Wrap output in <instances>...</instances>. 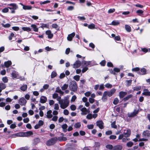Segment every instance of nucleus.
<instances>
[{
  "label": "nucleus",
  "mask_w": 150,
  "mask_h": 150,
  "mask_svg": "<svg viewBox=\"0 0 150 150\" xmlns=\"http://www.w3.org/2000/svg\"><path fill=\"white\" fill-rule=\"evenodd\" d=\"M58 103L60 105L61 108L64 109L67 107L69 104V100L67 99H61V97H59L57 99Z\"/></svg>",
  "instance_id": "1"
},
{
  "label": "nucleus",
  "mask_w": 150,
  "mask_h": 150,
  "mask_svg": "<svg viewBox=\"0 0 150 150\" xmlns=\"http://www.w3.org/2000/svg\"><path fill=\"white\" fill-rule=\"evenodd\" d=\"M131 134V131L130 129H125L122 134H120L118 138L119 140L122 139L123 137H127L129 136Z\"/></svg>",
  "instance_id": "2"
},
{
  "label": "nucleus",
  "mask_w": 150,
  "mask_h": 150,
  "mask_svg": "<svg viewBox=\"0 0 150 150\" xmlns=\"http://www.w3.org/2000/svg\"><path fill=\"white\" fill-rule=\"evenodd\" d=\"M8 6H10V7H8V8L11 10V13H15V10L17 9L18 8V6L15 3H11L8 4Z\"/></svg>",
  "instance_id": "3"
},
{
  "label": "nucleus",
  "mask_w": 150,
  "mask_h": 150,
  "mask_svg": "<svg viewBox=\"0 0 150 150\" xmlns=\"http://www.w3.org/2000/svg\"><path fill=\"white\" fill-rule=\"evenodd\" d=\"M69 88L70 90L74 92H76L78 88L76 82L75 81H72L69 85Z\"/></svg>",
  "instance_id": "4"
},
{
  "label": "nucleus",
  "mask_w": 150,
  "mask_h": 150,
  "mask_svg": "<svg viewBox=\"0 0 150 150\" xmlns=\"http://www.w3.org/2000/svg\"><path fill=\"white\" fill-rule=\"evenodd\" d=\"M57 141V138H53L48 140L46 142V144L47 146H50L54 144Z\"/></svg>",
  "instance_id": "5"
},
{
  "label": "nucleus",
  "mask_w": 150,
  "mask_h": 150,
  "mask_svg": "<svg viewBox=\"0 0 150 150\" xmlns=\"http://www.w3.org/2000/svg\"><path fill=\"white\" fill-rule=\"evenodd\" d=\"M80 110L81 111V114L83 115H86L87 113L90 112L89 109L87 110L86 108L85 107L81 108L80 109Z\"/></svg>",
  "instance_id": "6"
},
{
  "label": "nucleus",
  "mask_w": 150,
  "mask_h": 150,
  "mask_svg": "<svg viewBox=\"0 0 150 150\" xmlns=\"http://www.w3.org/2000/svg\"><path fill=\"white\" fill-rule=\"evenodd\" d=\"M27 103V101L23 97L20 98L19 100V103L21 105H25Z\"/></svg>",
  "instance_id": "7"
},
{
  "label": "nucleus",
  "mask_w": 150,
  "mask_h": 150,
  "mask_svg": "<svg viewBox=\"0 0 150 150\" xmlns=\"http://www.w3.org/2000/svg\"><path fill=\"white\" fill-rule=\"evenodd\" d=\"M116 89L115 88H112L109 91H105L106 92L107 94L109 97H111L115 93Z\"/></svg>",
  "instance_id": "8"
},
{
  "label": "nucleus",
  "mask_w": 150,
  "mask_h": 150,
  "mask_svg": "<svg viewBox=\"0 0 150 150\" xmlns=\"http://www.w3.org/2000/svg\"><path fill=\"white\" fill-rule=\"evenodd\" d=\"M11 75L12 77L13 78H20L18 73L15 71H13L11 74Z\"/></svg>",
  "instance_id": "9"
},
{
  "label": "nucleus",
  "mask_w": 150,
  "mask_h": 150,
  "mask_svg": "<svg viewBox=\"0 0 150 150\" xmlns=\"http://www.w3.org/2000/svg\"><path fill=\"white\" fill-rule=\"evenodd\" d=\"M138 110H134L132 112L128 113V116L129 117H132L135 116L138 113Z\"/></svg>",
  "instance_id": "10"
},
{
  "label": "nucleus",
  "mask_w": 150,
  "mask_h": 150,
  "mask_svg": "<svg viewBox=\"0 0 150 150\" xmlns=\"http://www.w3.org/2000/svg\"><path fill=\"white\" fill-rule=\"evenodd\" d=\"M103 123L102 120H99L96 122V125L98 126L101 129L103 128Z\"/></svg>",
  "instance_id": "11"
},
{
  "label": "nucleus",
  "mask_w": 150,
  "mask_h": 150,
  "mask_svg": "<svg viewBox=\"0 0 150 150\" xmlns=\"http://www.w3.org/2000/svg\"><path fill=\"white\" fill-rule=\"evenodd\" d=\"M81 62L80 61H76L73 65V67L77 68L79 67L81 65Z\"/></svg>",
  "instance_id": "12"
},
{
  "label": "nucleus",
  "mask_w": 150,
  "mask_h": 150,
  "mask_svg": "<svg viewBox=\"0 0 150 150\" xmlns=\"http://www.w3.org/2000/svg\"><path fill=\"white\" fill-rule=\"evenodd\" d=\"M75 33L73 32L72 33L69 34L67 37V39L69 41H71L73 38L75 36Z\"/></svg>",
  "instance_id": "13"
},
{
  "label": "nucleus",
  "mask_w": 150,
  "mask_h": 150,
  "mask_svg": "<svg viewBox=\"0 0 150 150\" xmlns=\"http://www.w3.org/2000/svg\"><path fill=\"white\" fill-rule=\"evenodd\" d=\"M20 4L23 6V9L25 10H30L32 8V7L31 6L25 5L21 3H20Z\"/></svg>",
  "instance_id": "14"
},
{
  "label": "nucleus",
  "mask_w": 150,
  "mask_h": 150,
  "mask_svg": "<svg viewBox=\"0 0 150 150\" xmlns=\"http://www.w3.org/2000/svg\"><path fill=\"white\" fill-rule=\"evenodd\" d=\"M142 95L145 96H150V91H149L148 89H144L143 90V92Z\"/></svg>",
  "instance_id": "15"
},
{
  "label": "nucleus",
  "mask_w": 150,
  "mask_h": 150,
  "mask_svg": "<svg viewBox=\"0 0 150 150\" xmlns=\"http://www.w3.org/2000/svg\"><path fill=\"white\" fill-rule=\"evenodd\" d=\"M45 33L48 35V38L49 39H51L53 37V35L52 33L50 30H48L46 31Z\"/></svg>",
  "instance_id": "16"
},
{
  "label": "nucleus",
  "mask_w": 150,
  "mask_h": 150,
  "mask_svg": "<svg viewBox=\"0 0 150 150\" xmlns=\"http://www.w3.org/2000/svg\"><path fill=\"white\" fill-rule=\"evenodd\" d=\"M142 135L144 137H150V131L146 130L144 131Z\"/></svg>",
  "instance_id": "17"
},
{
  "label": "nucleus",
  "mask_w": 150,
  "mask_h": 150,
  "mask_svg": "<svg viewBox=\"0 0 150 150\" xmlns=\"http://www.w3.org/2000/svg\"><path fill=\"white\" fill-rule=\"evenodd\" d=\"M127 93L126 92L121 91L119 93V96L120 98H123L125 96L127 95Z\"/></svg>",
  "instance_id": "18"
},
{
  "label": "nucleus",
  "mask_w": 150,
  "mask_h": 150,
  "mask_svg": "<svg viewBox=\"0 0 150 150\" xmlns=\"http://www.w3.org/2000/svg\"><path fill=\"white\" fill-rule=\"evenodd\" d=\"M52 113V111L51 110H49L47 112L46 117L47 118L50 119L52 117L53 115Z\"/></svg>",
  "instance_id": "19"
},
{
  "label": "nucleus",
  "mask_w": 150,
  "mask_h": 150,
  "mask_svg": "<svg viewBox=\"0 0 150 150\" xmlns=\"http://www.w3.org/2000/svg\"><path fill=\"white\" fill-rule=\"evenodd\" d=\"M55 92L59 93L61 95H63L64 94V92L61 90L59 86L56 88Z\"/></svg>",
  "instance_id": "20"
},
{
  "label": "nucleus",
  "mask_w": 150,
  "mask_h": 150,
  "mask_svg": "<svg viewBox=\"0 0 150 150\" xmlns=\"http://www.w3.org/2000/svg\"><path fill=\"white\" fill-rule=\"evenodd\" d=\"M122 148V146L120 145H117L113 147L112 150H121Z\"/></svg>",
  "instance_id": "21"
},
{
  "label": "nucleus",
  "mask_w": 150,
  "mask_h": 150,
  "mask_svg": "<svg viewBox=\"0 0 150 150\" xmlns=\"http://www.w3.org/2000/svg\"><path fill=\"white\" fill-rule=\"evenodd\" d=\"M47 100V98L45 96H42L40 98V102L41 103H45Z\"/></svg>",
  "instance_id": "22"
},
{
  "label": "nucleus",
  "mask_w": 150,
  "mask_h": 150,
  "mask_svg": "<svg viewBox=\"0 0 150 150\" xmlns=\"http://www.w3.org/2000/svg\"><path fill=\"white\" fill-rule=\"evenodd\" d=\"M6 87V85L4 83L1 82L0 83V93H1L2 90L5 89Z\"/></svg>",
  "instance_id": "23"
},
{
  "label": "nucleus",
  "mask_w": 150,
  "mask_h": 150,
  "mask_svg": "<svg viewBox=\"0 0 150 150\" xmlns=\"http://www.w3.org/2000/svg\"><path fill=\"white\" fill-rule=\"evenodd\" d=\"M108 95L106 93V92L105 91L103 94V96L102 98V100L103 101H106L107 99Z\"/></svg>",
  "instance_id": "24"
},
{
  "label": "nucleus",
  "mask_w": 150,
  "mask_h": 150,
  "mask_svg": "<svg viewBox=\"0 0 150 150\" xmlns=\"http://www.w3.org/2000/svg\"><path fill=\"white\" fill-rule=\"evenodd\" d=\"M12 64L11 62L9 60L6 62H5L4 63V65L6 67H8L10 66Z\"/></svg>",
  "instance_id": "25"
},
{
  "label": "nucleus",
  "mask_w": 150,
  "mask_h": 150,
  "mask_svg": "<svg viewBox=\"0 0 150 150\" xmlns=\"http://www.w3.org/2000/svg\"><path fill=\"white\" fill-rule=\"evenodd\" d=\"M31 27L33 29V30L35 32H38V28L37 26L35 24H32Z\"/></svg>",
  "instance_id": "26"
},
{
  "label": "nucleus",
  "mask_w": 150,
  "mask_h": 150,
  "mask_svg": "<svg viewBox=\"0 0 150 150\" xmlns=\"http://www.w3.org/2000/svg\"><path fill=\"white\" fill-rule=\"evenodd\" d=\"M27 87V85L23 84L20 87V89L23 91H25L26 90Z\"/></svg>",
  "instance_id": "27"
},
{
  "label": "nucleus",
  "mask_w": 150,
  "mask_h": 150,
  "mask_svg": "<svg viewBox=\"0 0 150 150\" xmlns=\"http://www.w3.org/2000/svg\"><path fill=\"white\" fill-rule=\"evenodd\" d=\"M132 96V95L131 94H129L127 96L124 97L123 99V100L124 102L128 100L129 99L131 98Z\"/></svg>",
  "instance_id": "28"
},
{
  "label": "nucleus",
  "mask_w": 150,
  "mask_h": 150,
  "mask_svg": "<svg viewBox=\"0 0 150 150\" xmlns=\"http://www.w3.org/2000/svg\"><path fill=\"white\" fill-rule=\"evenodd\" d=\"M120 24V22L117 21H113L110 24V25H117Z\"/></svg>",
  "instance_id": "29"
},
{
  "label": "nucleus",
  "mask_w": 150,
  "mask_h": 150,
  "mask_svg": "<svg viewBox=\"0 0 150 150\" xmlns=\"http://www.w3.org/2000/svg\"><path fill=\"white\" fill-rule=\"evenodd\" d=\"M146 70L145 68H142L141 69L140 71L139 72V73L142 75H144L146 74Z\"/></svg>",
  "instance_id": "30"
},
{
  "label": "nucleus",
  "mask_w": 150,
  "mask_h": 150,
  "mask_svg": "<svg viewBox=\"0 0 150 150\" xmlns=\"http://www.w3.org/2000/svg\"><path fill=\"white\" fill-rule=\"evenodd\" d=\"M33 134L32 131H30L27 132H25V137H29Z\"/></svg>",
  "instance_id": "31"
},
{
  "label": "nucleus",
  "mask_w": 150,
  "mask_h": 150,
  "mask_svg": "<svg viewBox=\"0 0 150 150\" xmlns=\"http://www.w3.org/2000/svg\"><path fill=\"white\" fill-rule=\"evenodd\" d=\"M125 29L128 32H130L131 31V28L130 26L127 25H125Z\"/></svg>",
  "instance_id": "32"
},
{
  "label": "nucleus",
  "mask_w": 150,
  "mask_h": 150,
  "mask_svg": "<svg viewBox=\"0 0 150 150\" xmlns=\"http://www.w3.org/2000/svg\"><path fill=\"white\" fill-rule=\"evenodd\" d=\"M68 84H64L61 87V88L62 90L64 91L68 88Z\"/></svg>",
  "instance_id": "33"
},
{
  "label": "nucleus",
  "mask_w": 150,
  "mask_h": 150,
  "mask_svg": "<svg viewBox=\"0 0 150 150\" xmlns=\"http://www.w3.org/2000/svg\"><path fill=\"white\" fill-rule=\"evenodd\" d=\"M22 29L24 31H31V29L29 27H23Z\"/></svg>",
  "instance_id": "34"
},
{
  "label": "nucleus",
  "mask_w": 150,
  "mask_h": 150,
  "mask_svg": "<svg viewBox=\"0 0 150 150\" xmlns=\"http://www.w3.org/2000/svg\"><path fill=\"white\" fill-rule=\"evenodd\" d=\"M144 11L141 10H139L136 11V13L139 15H143Z\"/></svg>",
  "instance_id": "35"
},
{
  "label": "nucleus",
  "mask_w": 150,
  "mask_h": 150,
  "mask_svg": "<svg viewBox=\"0 0 150 150\" xmlns=\"http://www.w3.org/2000/svg\"><path fill=\"white\" fill-rule=\"evenodd\" d=\"M41 27L43 29L44 28H49V25L47 24L42 23Z\"/></svg>",
  "instance_id": "36"
},
{
  "label": "nucleus",
  "mask_w": 150,
  "mask_h": 150,
  "mask_svg": "<svg viewBox=\"0 0 150 150\" xmlns=\"http://www.w3.org/2000/svg\"><path fill=\"white\" fill-rule=\"evenodd\" d=\"M113 146L112 145L110 144H107L105 146V147L106 148L110 150H112L113 149Z\"/></svg>",
  "instance_id": "37"
},
{
  "label": "nucleus",
  "mask_w": 150,
  "mask_h": 150,
  "mask_svg": "<svg viewBox=\"0 0 150 150\" xmlns=\"http://www.w3.org/2000/svg\"><path fill=\"white\" fill-rule=\"evenodd\" d=\"M59 97H61L60 96H59L58 94L57 93H54L52 95V98L53 99L57 98V99Z\"/></svg>",
  "instance_id": "38"
},
{
  "label": "nucleus",
  "mask_w": 150,
  "mask_h": 150,
  "mask_svg": "<svg viewBox=\"0 0 150 150\" xmlns=\"http://www.w3.org/2000/svg\"><path fill=\"white\" fill-rule=\"evenodd\" d=\"M18 137H25V132H20L18 133Z\"/></svg>",
  "instance_id": "39"
},
{
  "label": "nucleus",
  "mask_w": 150,
  "mask_h": 150,
  "mask_svg": "<svg viewBox=\"0 0 150 150\" xmlns=\"http://www.w3.org/2000/svg\"><path fill=\"white\" fill-rule=\"evenodd\" d=\"M57 75V74L56 72L55 71H52L51 73V78H53L56 76Z\"/></svg>",
  "instance_id": "40"
},
{
  "label": "nucleus",
  "mask_w": 150,
  "mask_h": 150,
  "mask_svg": "<svg viewBox=\"0 0 150 150\" xmlns=\"http://www.w3.org/2000/svg\"><path fill=\"white\" fill-rule=\"evenodd\" d=\"M133 145V143L131 141L128 142L127 144L126 145L128 147H131Z\"/></svg>",
  "instance_id": "41"
},
{
  "label": "nucleus",
  "mask_w": 150,
  "mask_h": 150,
  "mask_svg": "<svg viewBox=\"0 0 150 150\" xmlns=\"http://www.w3.org/2000/svg\"><path fill=\"white\" fill-rule=\"evenodd\" d=\"M88 27L90 29H94L95 28V25L93 23H92L88 26Z\"/></svg>",
  "instance_id": "42"
},
{
  "label": "nucleus",
  "mask_w": 150,
  "mask_h": 150,
  "mask_svg": "<svg viewBox=\"0 0 150 150\" xmlns=\"http://www.w3.org/2000/svg\"><path fill=\"white\" fill-rule=\"evenodd\" d=\"M119 102V100L118 99V98H115L113 101V103L114 105H117Z\"/></svg>",
  "instance_id": "43"
},
{
  "label": "nucleus",
  "mask_w": 150,
  "mask_h": 150,
  "mask_svg": "<svg viewBox=\"0 0 150 150\" xmlns=\"http://www.w3.org/2000/svg\"><path fill=\"white\" fill-rule=\"evenodd\" d=\"M1 24L3 27L6 28H9L11 26V25L9 23H7L6 24H4V23H2Z\"/></svg>",
  "instance_id": "44"
},
{
  "label": "nucleus",
  "mask_w": 150,
  "mask_h": 150,
  "mask_svg": "<svg viewBox=\"0 0 150 150\" xmlns=\"http://www.w3.org/2000/svg\"><path fill=\"white\" fill-rule=\"evenodd\" d=\"M111 127L112 128L116 129L117 128V126L115 125V121H114L111 124Z\"/></svg>",
  "instance_id": "45"
},
{
  "label": "nucleus",
  "mask_w": 150,
  "mask_h": 150,
  "mask_svg": "<svg viewBox=\"0 0 150 150\" xmlns=\"http://www.w3.org/2000/svg\"><path fill=\"white\" fill-rule=\"evenodd\" d=\"M133 89L134 91H138L141 89V87L140 86H136L133 88Z\"/></svg>",
  "instance_id": "46"
},
{
  "label": "nucleus",
  "mask_w": 150,
  "mask_h": 150,
  "mask_svg": "<svg viewBox=\"0 0 150 150\" xmlns=\"http://www.w3.org/2000/svg\"><path fill=\"white\" fill-rule=\"evenodd\" d=\"M86 118L88 120H90L92 118V114L89 113L86 116Z\"/></svg>",
  "instance_id": "47"
},
{
  "label": "nucleus",
  "mask_w": 150,
  "mask_h": 150,
  "mask_svg": "<svg viewBox=\"0 0 150 150\" xmlns=\"http://www.w3.org/2000/svg\"><path fill=\"white\" fill-rule=\"evenodd\" d=\"M73 79L77 81H79L80 79V76L79 75L75 76H74Z\"/></svg>",
  "instance_id": "48"
},
{
  "label": "nucleus",
  "mask_w": 150,
  "mask_h": 150,
  "mask_svg": "<svg viewBox=\"0 0 150 150\" xmlns=\"http://www.w3.org/2000/svg\"><path fill=\"white\" fill-rule=\"evenodd\" d=\"M81 124L79 122H78L75 124L74 125V127L76 128H79L81 127Z\"/></svg>",
  "instance_id": "49"
},
{
  "label": "nucleus",
  "mask_w": 150,
  "mask_h": 150,
  "mask_svg": "<svg viewBox=\"0 0 150 150\" xmlns=\"http://www.w3.org/2000/svg\"><path fill=\"white\" fill-rule=\"evenodd\" d=\"M8 8H8H5L2 10V11L4 13H7L9 11Z\"/></svg>",
  "instance_id": "50"
},
{
  "label": "nucleus",
  "mask_w": 150,
  "mask_h": 150,
  "mask_svg": "<svg viewBox=\"0 0 150 150\" xmlns=\"http://www.w3.org/2000/svg\"><path fill=\"white\" fill-rule=\"evenodd\" d=\"M115 11V8H110L108 12V13H111L114 12Z\"/></svg>",
  "instance_id": "51"
},
{
  "label": "nucleus",
  "mask_w": 150,
  "mask_h": 150,
  "mask_svg": "<svg viewBox=\"0 0 150 150\" xmlns=\"http://www.w3.org/2000/svg\"><path fill=\"white\" fill-rule=\"evenodd\" d=\"M54 109L55 110H58L59 108V105L58 104L55 103L54 104Z\"/></svg>",
  "instance_id": "52"
},
{
  "label": "nucleus",
  "mask_w": 150,
  "mask_h": 150,
  "mask_svg": "<svg viewBox=\"0 0 150 150\" xmlns=\"http://www.w3.org/2000/svg\"><path fill=\"white\" fill-rule=\"evenodd\" d=\"M70 108L71 110L73 111L75 110L76 108V106L74 105H71Z\"/></svg>",
  "instance_id": "53"
},
{
  "label": "nucleus",
  "mask_w": 150,
  "mask_h": 150,
  "mask_svg": "<svg viewBox=\"0 0 150 150\" xmlns=\"http://www.w3.org/2000/svg\"><path fill=\"white\" fill-rule=\"evenodd\" d=\"M50 1L47 0V1H43V2H42V1L40 2V4L41 5L42 4H47L48 3H50Z\"/></svg>",
  "instance_id": "54"
},
{
  "label": "nucleus",
  "mask_w": 150,
  "mask_h": 150,
  "mask_svg": "<svg viewBox=\"0 0 150 150\" xmlns=\"http://www.w3.org/2000/svg\"><path fill=\"white\" fill-rule=\"evenodd\" d=\"M2 80L5 83H6L8 81V79L6 77H3L2 79Z\"/></svg>",
  "instance_id": "55"
},
{
  "label": "nucleus",
  "mask_w": 150,
  "mask_h": 150,
  "mask_svg": "<svg viewBox=\"0 0 150 150\" xmlns=\"http://www.w3.org/2000/svg\"><path fill=\"white\" fill-rule=\"evenodd\" d=\"M58 117L57 116L54 115L52 118V120L56 122L57 121Z\"/></svg>",
  "instance_id": "56"
},
{
  "label": "nucleus",
  "mask_w": 150,
  "mask_h": 150,
  "mask_svg": "<svg viewBox=\"0 0 150 150\" xmlns=\"http://www.w3.org/2000/svg\"><path fill=\"white\" fill-rule=\"evenodd\" d=\"M105 86L106 88H110L112 87V86L111 84L108 83L105 85Z\"/></svg>",
  "instance_id": "57"
},
{
  "label": "nucleus",
  "mask_w": 150,
  "mask_h": 150,
  "mask_svg": "<svg viewBox=\"0 0 150 150\" xmlns=\"http://www.w3.org/2000/svg\"><path fill=\"white\" fill-rule=\"evenodd\" d=\"M142 51L143 52H148V51L150 52V49H148L146 48H142Z\"/></svg>",
  "instance_id": "58"
},
{
  "label": "nucleus",
  "mask_w": 150,
  "mask_h": 150,
  "mask_svg": "<svg viewBox=\"0 0 150 150\" xmlns=\"http://www.w3.org/2000/svg\"><path fill=\"white\" fill-rule=\"evenodd\" d=\"M76 99V96L74 95L71 98V102H74L75 100Z\"/></svg>",
  "instance_id": "59"
},
{
  "label": "nucleus",
  "mask_w": 150,
  "mask_h": 150,
  "mask_svg": "<svg viewBox=\"0 0 150 150\" xmlns=\"http://www.w3.org/2000/svg\"><path fill=\"white\" fill-rule=\"evenodd\" d=\"M116 138V136L115 135H111L109 137V138L111 139H115Z\"/></svg>",
  "instance_id": "60"
},
{
  "label": "nucleus",
  "mask_w": 150,
  "mask_h": 150,
  "mask_svg": "<svg viewBox=\"0 0 150 150\" xmlns=\"http://www.w3.org/2000/svg\"><path fill=\"white\" fill-rule=\"evenodd\" d=\"M29 121V119L27 117L23 119V121L24 123H27Z\"/></svg>",
  "instance_id": "61"
},
{
  "label": "nucleus",
  "mask_w": 150,
  "mask_h": 150,
  "mask_svg": "<svg viewBox=\"0 0 150 150\" xmlns=\"http://www.w3.org/2000/svg\"><path fill=\"white\" fill-rule=\"evenodd\" d=\"M14 34L13 33H11L10 35L8 37V39L9 40L12 39V38L14 37Z\"/></svg>",
  "instance_id": "62"
},
{
  "label": "nucleus",
  "mask_w": 150,
  "mask_h": 150,
  "mask_svg": "<svg viewBox=\"0 0 150 150\" xmlns=\"http://www.w3.org/2000/svg\"><path fill=\"white\" fill-rule=\"evenodd\" d=\"M87 127L88 129H92L93 128L94 126L93 125H87Z\"/></svg>",
  "instance_id": "63"
},
{
  "label": "nucleus",
  "mask_w": 150,
  "mask_h": 150,
  "mask_svg": "<svg viewBox=\"0 0 150 150\" xmlns=\"http://www.w3.org/2000/svg\"><path fill=\"white\" fill-rule=\"evenodd\" d=\"M89 101L91 103H93L94 102L95 100L93 98H90L89 99Z\"/></svg>",
  "instance_id": "64"
}]
</instances>
